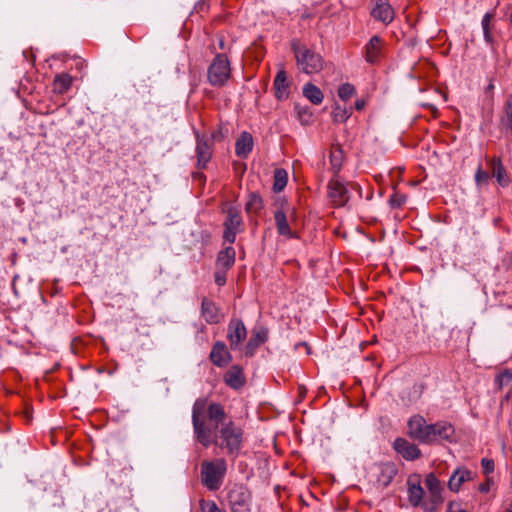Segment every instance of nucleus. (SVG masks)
<instances>
[{
  "instance_id": "nucleus-1",
  "label": "nucleus",
  "mask_w": 512,
  "mask_h": 512,
  "mask_svg": "<svg viewBox=\"0 0 512 512\" xmlns=\"http://www.w3.org/2000/svg\"><path fill=\"white\" fill-rule=\"evenodd\" d=\"M227 414L223 405L197 398L192 407V425L195 439L204 447L216 443L232 458L238 457L243 447V429L233 421L225 423Z\"/></svg>"
},
{
  "instance_id": "nucleus-2",
  "label": "nucleus",
  "mask_w": 512,
  "mask_h": 512,
  "mask_svg": "<svg viewBox=\"0 0 512 512\" xmlns=\"http://www.w3.org/2000/svg\"><path fill=\"white\" fill-rule=\"evenodd\" d=\"M291 49L295 55L298 69L308 75L319 73L324 66L323 57L314 50L300 44L298 41L291 43Z\"/></svg>"
},
{
  "instance_id": "nucleus-3",
  "label": "nucleus",
  "mask_w": 512,
  "mask_h": 512,
  "mask_svg": "<svg viewBox=\"0 0 512 512\" xmlns=\"http://www.w3.org/2000/svg\"><path fill=\"white\" fill-rule=\"evenodd\" d=\"M227 470L226 461L223 458L201 463V482L210 491L218 490L223 482Z\"/></svg>"
},
{
  "instance_id": "nucleus-4",
  "label": "nucleus",
  "mask_w": 512,
  "mask_h": 512,
  "mask_svg": "<svg viewBox=\"0 0 512 512\" xmlns=\"http://www.w3.org/2000/svg\"><path fill=\"white\" fill-rule=\"evenodd\" d=\"M231 76L230 62L223 53L217 54L207 70V80L213 87H223Z\"/></svg>"
},
{
  "instance_id": "nucleus-5",
  "label": "nucleus",
  "mask_w": 512,
  "mask_h": 512,
  "mask_svg": "<svg viewBox=\"0 0 512 512\" xmlns=\"http://www.w3.org/2000/svg\"><path fill=\"white\" fill-rule=\"evenodd\" d=\"M425 486L429 493V500L427 503L422 504V508L426 512H434L438 509L439 505L444 502V497L442 495L444 488L434 473L426 475Z\"/></svg>"
},
{
  "instance_id": "nucleus-6",
  "label": "nucleus",
  "mask_w": 512,
  "mask_h": 512,
  "mask_svg": "<svg viewBox=\"0 0 512 512\" xmlns=\"http://www.w3.org/2000/svg\"><path fill=\"white\" fill-rule=\"evenodd\" d=\"M231 512H250L251 493L244 485L233 486L227 495Z\"/></svg>"
},
{
  "instance_id": "nucleus-7",
  "label": "nucleus",
  "mask_w": 512,
  "mask_h": 512,
  "mask_svg": "<svg viewBox=\"0 0 512 512\" xmlns=\"http://www.w3.org/2000/svg\"><path fill=\"white\" fill-rule=\"evenodd\" d=\"M408 435L420 443H431V424H427L425 418L421 415H413L407 423Z\"/></svg>"
},
{
  "instance_id": "nucleus-8",
  "label": "nucleus",
  "mask_w": 512,
  "mask_h": 512,
  "mask_svg": "<svg viewBox=\"0 0 512 512\" xmlns=\"http://www.w3.org/2000/svg\"><path fill=\"white\" fill-rule=\"evenodd\" d=\"M227 217L224 221L223 238L228 243L232 244L236 240V235L242 231L243 220L239 210L234 206H229L226 209Z\"/></svg>"
},
{
  "instance_id": "nucleus-9",
  "label": "nucleus",
  "mask_w": 512,
  "mask_h": 512,
  "mask_svg": "<svg viewBox=\"0 0 512 512\" xmlns=\"http://www.w3.org/2000/svg\"><path fill=\"white\" fill-rule=\"evenodd\" d=\"M328 198L334 207H344L349 199V188L337 177L332 178L327 186Z\"/></svg>"
},
{
  "instance_id": "nucleus-10",
  "label": "nucleus",
  "mask_w": 512,
  "mask_h": 512,
  "mask_svg": "<svg viewBox=\"0 0 512 512\" xmlns=\"http://www.w3.org/2000/svg\"><path fill=\"white\" fill-rule=\"evenodd\" d=\"M247 330L242 320L232 318L227 328V339L231 350H238L246 339Z\"/></svg>"
},
{
  "instance_id": "nucleus-11",
  "label": "nucleus",
  "mask_w": 512,
  "mask_h": 512,
  "mask_svg": "<svg viewBox=\"0 0 512 512\" xmlns=\"http://www.w3.org/2000/svg\"><path fill=\"white\" fill-rule=\"evenodd\" d=\"M212 140L206 135L196 134L197 166L204 169L212 157Z\"/></svg>"
},
{
  "instance_id": "nucleus-12",
  "label": "nucleus",
  "mask_w": 512,
  "mask_h": 512,
  "mask_svg": "<svg viewBox=\"0 0 512 512\" xmlns=\"http://www.w3.org/2000/svg\"><path fill=\"white\" fill-rule=\"evenodd\" d=\"M383 49V39L378 35L371 37L364 47V59L366 63L370 65L379 63L383 55Z\"/></svg>"
},
{
  "instance_id": "nucleus-13",
  "label": "nucleus",
  "mask_w": 512,
  "mask_h": 512,
  "mask_svg": "<svg viewBox=\"0 0 512 512\" xmlns=\"http://www.w3.org/2000/svg\"><path fill=\"white\" fill-rule=\"evenodd\" d=\"M371 16L385 25L391 23L394 19L395 12L389 3V0H372Z\"/></svg>"
},
{
  "instance_id": "nucleus-14",
  "label": "nucleus",
  "mask_w": 512,
  "mask_h": 512,
  "mask_svg": "<svg viewBox=\"0 0 512 512\" xmlns=\"http://www.w3.org/2000/svg\"><path fill=\"white\" fill-rule=\"evenodd\" d=\"M407 495L412 507H422V504L427 503V501L423 500L424 489L421 486L419 475H412L408 478Z\"/></svg>"
},
{
  "instance_id": "nucleus-15",
  "label": "nucleus",
  "mask_w": 512,
  "mask_h": 512,
  "mask_svg": "<svg viewBox=\"0 0 512 512\" xmlns=\"http://www.w3.org/2000/svg\"><path fill=\"white\" fill-rule=\"evenodd\" d=\"M475 476L476 474L468 468L464 466L457 467L449 477L448 488L450 491L457 493L465 482L473 480Z\"/></svg>"
},
{
  "instance_id": "nucleus-16",
  "label": "nucleus",
  "mask_w": 512,
  "mask_h": 512,
  "mask_svg": "<svg viewBox=\"0 0 512 512\" xmlns=\"http://www.w3.org/2000/svg\"><path fill=\"white\" fill-rule=\"evenodd\" d=\"M376 482L379 486L385 488L390 485L398 473V469L392 462L380 463L375 466Z\"/></svg>"
},
{
  "instance_id": "nucleus-17",
  "label": "nucleus",
  "mask_w": 512,
  "mask_h": 512,
  "mask_svg": "<svg viewBox=\"0 0 512 512\" xmlns=\"http://www.w3.org/2000/svg\"><path fill=\"white\" fill-rule=\"evenodd\" d=\"M209 358L215 366L220 368L226 367L232 361V356L223 341L214 343Z\"/></svg>"
},
{
  "instance_id": "nucleus-18",
  "label": "nucleus",
  "mask_w": 512,
  "mask_h": 512,
  "mask_svg": "<svg viewBox=\"0 0 512 512\" xmlns=\"http://www.w3.org/2000/svg\"><path fill=\"white\" fill-rule=\"evenodd\" d=\"M201 316L208 324H218L223 318L216 303L206 297H203L201 301Z\"/></svg>"
},
{
  "instance_id": "nucleus-19",
  "label": "nucleus",
  "mask_w": 512,
  "mask_h": 512,
  "mask_svg": "<svg viewBox=\"0 0 512 512\" xmlns=\"http://www.w3.org/2000/svg\"><path fill=\"white\" fill-rule=\"evenodd\" d=\"M393 448L406 460H415L420 457V449L413 443H410L405 438H396L393 443Z\"/></svg>"
},
{
  "instance_id": "nucleus-20",
  "label": "nucleus",
  "mask_w": 512,
  "mask_h": 512,
  "mask_svg": "<svg viewBox=\"0 0 512 512\" xmlns=\"http://www.w3.org/2000/svg\"><path fill=\"white\" fill-rule=\"evenodd\" d=\"M431 425H432V429L430 430V432L432 434L431 435V443L438 439L447 440V441L452 440L454 433H455V430H454V427L452 426V424H450L446 421H439V422L431 424Z\"/></svg>"
},
{
  "instance_id": "nucleus-21",
  "label": "nucleus",
  "mask_w": 512,
  "mask_h": 512,
  "mask_svg": "<svg viewBox=\"0 0 512 512\" xmlns=\"http://www.w3.org/2000/svg\"><path fill=\"white\" fill-rule=\"evenodd\" d=\"M267 338L268 331L266 328H255L245 346V354L247 356H252L255 353L256 349L267 341Z\"/></svg>"
},
{
  "instance_id": "nucleus-22",
  "label": "nucleus",
  "mask_w": 512,
  "mask_h": 512,
  "mask_svg": "<svg viewBox=\"0 0 512 512\" xmlns=\"http://www.w3.org/2000/svg\"><path fill=\"white\" fill-rule=\"evenodd\" d=\"M225 384L232 389H240L245 384L243 369L238 366H232L224 375Z\"/></svg>"
},
{
  "instance_id": "nucleus-23",
  "label": "nucleus",
  "mask_w": 512,
  "mask_h": 512,
  "mask_svg": "<svg viewBox=\"0 0 512 512\" xmlns=\"http://www.w3.org/2000/svg\"><path fill=\"white\" fill-rule=\"evenodd\" d=\"M289 86L286 71L282 68L277 72L273 82L275 97L278 100L286 99L289 95Z\"/></svg>"
},
{
  "instance_id": "nucleus-24",
  "label": "nucleus",
  "mask_w": 512,
  "mask_h": 512,
  "mask_svg": "<svg viewBox=\"0 0 512 512\" xmlns=\"http://www.w3.org/2000/svg\"><path fill=\"white\" fill-rule=\"evenodd\" d=\"M253 148V138L250 133L242 132L235 143V153L240 158H246Z\"/></svg>"
},
{
  "instance_id": "nucleus-25",
  "label": "nucleus",
  "mask_w": 512,
  "mask_h": 512,
  "mask_svg": "<svg viewBox=\"0 0 512 512\" xmlns=\"http://www.w3.org/2000/svg\"><path fill=\"white\" fill-rule=\"evenodd\" d=\"M274 219H275V225L277 228V232L280 235L285 236L287 238H295L296 237L289 226L286 213L284 212L283 209H278L274 212Z\"/></svg>"
},
{
  "instance_id": "nucleus-26",
  "label": "nucleus",
  "mask_w": 512,
  "mask_h": 512,
  "mask_svg": "<svg viewBox=\"0 0 512 512\" xmlns=\"http://www.w3.org/2000/svg\"><path fill=\"white\" fill-rule=\"evenodd\" d=\"M489 166L492 170V175L496 178L498 184L502 187L508 186L510 180L500 158H492L489 160Z\"/></svg>"
},
{
  "instance_id": "nucleus-27",
  "label": "nucleus",
  "mask_w": 512,
  "mask_h": 512,
  "mask_svg": "<svg viewBox=\"0 0 512 512\" xmlns=\"http://www.w3.org/2000/svg\"><path fill=\"white\" fill-rule=\"evenodd\" d=\"M235 250L233 247L228 246L221 250L217 257V266L222 268L224 271L231 268L235 263Z\"/></svg>"
},
{
  "instance_id": "nucleus-28",
  "label": "nucleus",
  "mask_w": 512,
  "mask_h": 512,
  "mask_svg": "<svg viewBox=\"0 0 512 512\" xmlns=\"http://www.w3.org/2000/svg\"><path fill=\"white\" fill-rule=\"evenodd\" d=\"M500 122L505 133H512V94L506 97Z\"/></svg>"
},
{
  "instance_id": "nucleus-29",
  "label": "nucleus",
  "mask_w": 512,
  "mask_h": 512,
  "mask_svg": "<svg viewBox=\"0 0 512 512\" xmlns=\"http://www.w3.org/2000/svg\"><path fill=\"white\" fill-rule=\"evenodd\" d=\"M73 78L68 73L57 74L53 81V92L57 94L66 93L72 86Z\"/></svg>"
},
{
  "instance_id": "nucleus-30",
  "label": "nucleus",
  "mask_w": 512,
  "mask_h": 512,
  "mask_svg": "<svg viewBox=\"0 0 512 512\" xmlns=\"http://www.w3.org/2000/svg\"><path fill=\"white\" fill-rule=\"evenodd\" d=\"M303 95L314 105H319L323 101L322 91L314 84L307 83L302 89Z\"/></svg>"
},
{
  "instance_id": "nucleus-31",
  "label": "nucleus",
  "mask_w": 512,
  "mask_h": 512,
  "mask_svg": "<svg viewBox=\"0 0 512 512\" xmlns=\"http://www.w3.org/2000/svg\"><path fill=\"white\" fill-rule=\"evenodd\" d=\"M288 182V172L283 168H276L274 170L272 190L275 193H280L284 190Z\"/></svg>"
},
{
  "instance_id": "nucleus-32",
  "label": "nucleus",
  "mask_w": 512,
  "mask_h": 512,
  "mask_svg": "<svg viewBox=\"0 0 512 512\" xmlns=\"http://www.w3.org/2000/svg\"><path fill=\"white\" fill-rule=\"evenodd\" d=\"M263 208V200L257 193H250L246 202L245 210L247 213H258Z\"/></svg>"
},
{
  "instance_id": "nucleus-33",
  "label": "nucleus",
  "mask_w": 512,
  "mask_h": 512,
  "mask_svg": "<svg viewBox=\"0 0 512 512\" xmlns=\"http://www.w3.org/2000/svg\"><path fill=\"white\" fill-rule=\"evenodd\" d=\"M495 386L501 390L504 387H508L512 384V371L504 370L495 377Z\"/></svg>"
},
{
  "instance_id": "nucleus-34",
  "label": "nucleus",
  "mask_w": 512,
  "mask_h": 512,
  "mask_svg": "<svg viewBox=\"0 0 512 512\" xmlns=\"http://www.w3.org/2000/svg\"><path fill=\"white\" fill-rule=\"evenodd\" d=\"M343 162V153L339 147L333 148L330 153V163L335 173L341 169Z\"/></svg>"
},
{
  "instance_id": "nucleus-35",
  "label": "nucleus",
  "mask_w": 512,
  "mask_h": 512,
  "mask_svg": "<svg viewBox=\"0 0 512 512\" xmlns=\"http://www.w3.org/2000/svg\"><path fill=\"white\" fill-rule=\"evenodd\" d=\"M355 93V87L350 83H344L338 89V96L344 101L350 99Z\"/></svg>"
},
{
  "instance_id": "nucleus-36",
  "label": "nucleus",
  "mask_w": 512,
  "mask_h": 512,
  "mask_svg": "<svg viewBox=\"0 0 512 512\" xmlns=\"http://www.w3.org/2000/svg\"><path fill=\"white\" fill-rule=\"evenodd\" d=\"M200 512H226L223 509H220L217 503L213 500H200L199 502Z\"/></svg>"
},
{
  "instance_id": "nucleus-37",
  "label": "nucleus",
  "mask_w": 512,
  "mask_h": 512,
  "mask_svg": "<svg viewBox=\"0 0 512 512\" xmlns=\"http://www.w3.org/2000/svg\"><path fill=\"white\" fill-rule=\"evenodd\" d=\"M490 180L488 172L484 171L481 166L478 167L475 173V182L478 187L487 185Z\"/></svg>"
},
{
  "instance_id": "nucleus-38",
  "label": "nucleus",
  "mask_w": 512,
  "mask_h": 512,
  "mask_svg": "<svg viewBox=\"0 0 512 512\" xmlns=\"http://www.w3.org/2000/svg\"><path fill=\"white\" fill-rule=\"evenodd\" d=\"M406 200V195L395 192L390 196L389 204L391 208H399L406 202Z\"/></svg>"
},
{
  "instance_id": "nucleus-39",
  "label": "nucleus",
  "mask_w": 512,
  "mask_h": 512,
  "mask_svg": "<svg viewBox=\"0 0 512 512\" xmlns=\"http://www.w3.org/2000/svg\"><path fill=\"white\" fill-rule=\"evenodd\" d=\"M350 114L346 108H340L337 106L333 111V119L335 122H345L349 118Z\"/></svg>"
},
{
  "instance_id": "nucleus-40",
  "label": "nucleus",
  "mask_w": 512,
  "mask_h": 512,
  "mask_svg": "<svg viewBox=\"0 0 512 512\" xmlns=\"http://www.w3.org/2000/svg\"><path fill=\"white\" fill-rule=\"evenodd\" d=\"M481 466H482L483 473L486 475L491 474L494 471V467H495L494 461L489 458H483L481 460Z\"/></svg>"
},
{
  "instance_id": "nucleus-41",
  "label": "nucleus",
  "mask_w": 512,
  "mask_h": 512,
  "mask_svg": "<svg viewBox=\"0 0 512 512\" xmlns=\"http://www.w3.org/2000/svg\"><path fill=\"white\" fill-rule=\"evenodd\" d=\"M228 133V128H224L223 126H220L219 129L214 131L211 135V140H221L225 137V135Z\"/></svg>"
},
{
  "instance_id": "nucleus-42",
  "label": "nucleus",
  "mask_w": 512,
  "mask_h": 512,
  "mask_svg": "<svg viewBox=\"0 0 512 512\" xmlns=\"http://www.w3.org/2000/svg\"><path fill=\"white\" fill-rule=\"evenodd\" d=\"M446 512H468V511L461 508V504L459 502L451 501L448 503Z\"/></svg>"
},
{
  "instance_id": "nucleus-43",
  "label": "nucleus",
  "mask_w": 512,
  "mask_h": 512,
  "mask_svg": "<svg viewBox=\"0 0 512 512\" xmlns=\"http://www.w3.org/2000/svg\"><path fill=\"white\" fill-rule=\"evenodd\" d=\"M493 17H494V13H492V12H487L483 16L482 21H481V26H482L483 30L490 29V22Z\"/></svg>"
},
{
  "instance_id": "nucleus-44",
  "label": "nucleus",
  "mask_w": 512,
  "mask_h": 512,
  "mask_svg": "<svg viewBox=\"0 0 512 512\" xmlns=\"http://www.w3.org/2000/svg\"><path fill=\"white\" fill-rule=\"evenodd\" d=\"M492 484L493 480L491 478H487L484 483L479 485L478 490L482 493H488Z\"/></svg>"
},
{
  "instance_id": "nucleus-45",
  "label": "nucleus",
  "mask_w": 512,
  "mask_h": 512,
  "mask_svg": "<svg viewBox=\"0 0 512 512\" xmlns=\"http://www.w3.org/2000/svg\"><path fill=\"white\" fill-rule=\"evenodd\" d=\"M215 283L218 286H223L226 283L225 275L221 272H216L215 273Z\"/></svg>"
},
{
  "instance_id": "nucleus-46",
  "label": "nucleus",
  "mask_w": 512,
  "mask_h": 512,
  "mask_svg": "<svg viewBox=\"0 0 512 512\" xmlns=\"http://www.w3.org/2000/svg\"><path fill=\"white\" fill-rule=\"evenodd\" d=\"M494 88H495V86H494V83H493V79L491 78L489 80V84L485 88V94L489 95L491 99H493V90H494Z\"/></svg>"
},
{
  "instance_id": "nucleus-47",
  "label": "nucleus",
  "mask_w": 512,
  "mask_h": 512,
  "mask_svg": "<svg viewBox=\"0 0 512 512\" xmlns=\"http://www.w3.org/2000/svg\"><path fill=\"white\" fill-rule=\"evenodd\" d=\"M484 39L487 43H492V35L490 29L483 30Z\"/></svg>"
},
{
  "instance_id": "nucleus-48",
  "label": "nucleus",
  "mask_w": 512,
  "mask_h": 512,
  "mask_svg": "<svg viewBox=\"0 0 512 512\" xmlns=\"http://www.w3.org/2000/svg\"><path fill=\"white\" fill-rule=\"evenodd\" d=\"M364 105H365V102L363 100H358L355 103V107L357 110L363 109Z\"/></svg>"
},
{
  "instance_id": "nucleus-49",
  "label": "nucleus",
  "mask_w": 512,
  "mask_h": 512,
  "mask_svg": "<svg viewBox=\"0 0 512 512\" xmlns=\"http://www.w3.org/2000/svg\"><path fill=\"white\" fill-rule=\"evenodd\" d=\"M349 186L351 189L357 190L359 194L361 193V188L358 184L350 183Z\"/></svg>"
},
{
  "instance_id": "nucleus-50",
  "label": "nucleus",
  "mask_w": 512,
  "mask_h": 512,
  "mask_svg": "<svg viewBox=\"0 0 512 512\" xmlns=\"http://www.w3.org/2000/svg\"><path fill=\"white\" fill-rule=\"evenodd\" d=\"M510 398H512V390L508 391L505 395V400H509Z\"/></svg>"
},
{
  "instance_id": "nucleus-51",
  "label": "nucleus",
  "mask_w": 512,
  "mask_h": 512,
  "mask_svg": "<svg viewBox=\"0 0 512 512\" xmlns=\"http://www.w3.org/2000/svg\"><path fill=\"white\" fill-rule=\"evenodd\" d=\"M507 512H512V500H511V503L509 505V508H508Z\"/></svg>"
},
{
  "instance_id": "nucleus-52",
  "label": "nucleus",
  "mask_w": 512,
  "mask_h": 512,
  "mask_svg": "<svg viewBox=\"0 0 512 512\" xmlns=\"http://www.w3.org/2000/svg\"><path fill=\"white\" fill-rule=\"evenodd\" d=\"M223 46H224V43H223V41L221 40V41H220V47H221V48H223Z\"/></svg>"
},
{
  "instance_id": "nucleus-53",
  "label": "nucleus",
  "mask_w": 512,
  "mask_h": 512,
  "mask_svg": "<svg viewBox=\"0 0 512 512\" xmlns=\"http://www.w3.org/2000/svg\"><path fill=\"white\" fill-rule=\"evenodd\" d=\"M509 20H510V22L512 23V13H511V14H510V16H509Z\"/></svg>"
}]
</instances>
